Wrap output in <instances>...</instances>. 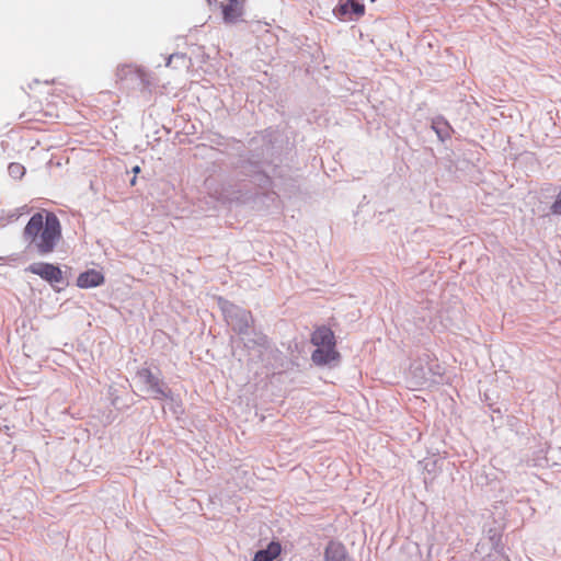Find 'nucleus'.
Returning a JSON list of instances; mask_svg holds the SVG:
<instances>
[{
	"mask_svg": "<svg viewBox=\"0 0 561 561\" xmlns=\"http://www.w3.org/2000/svg\"><path fill=\"white\" fill-rule=\"evenodd\" d=\"M173 59H181L184 64L186 62V56L184 54L171 55L168 59L167 66L170 67Z\"/></svg>",
	"mask_w": 561,
	"mask_h": 561,
	"instance_id": "obj_11",
	"label": "nucleus"
},
{
	"mask_svg": "<svg viewBox=\"0 0 561 561\" xmlns=\"http://www.w3.org/2000/svg\"><path fill=\"white\" fill-rule=\"evenodd\" d=\"M104 283V275L96 270H89L81 273L77 278V286L80 288H91Z\"/></svg>",
	"mask_w": 561,
	"mask_h": 561,
	"instance_id": "obj_6",
	"label": "nucleus"
},
{
	"mask_svg": "<svg viewBox=\"0 0 561 561\" xmlns=\"http://www.w3.org/2000/svg\"><path fill=\"white\" fill-rule=\"evenodd\" d=\"M27 271L50 284H58L62 282L61 270L50 263H33L27 267Z\"/></svg>",
	"mask_w": 561,
	"mask_h": 561,
	"instance_id": "obj_4",
	"label": "nucleus"
},
{
	"mask_svg": "<svg viewBox=\"0 0 561 561\" xmlns=\"http://www.w3.org/2000/svg\"><path fill=\"white\" fill-rule=\"evenodd\" d=\"M282 552V547L279 542L272 541L268 543L266 549L259 550L253 558V561H273L275 560Z\"/></svg>",
	"mask_w": 561,
	"mask_h": 561,
	"instance_id": "obj_7",
	"label": "nucleus"
},
{
	"mask_svg": "<svg viewBox=\"0 0 561 561\" xmlns=\"http://www.w3.org/2000/svg\"><path fill=\"white\" fill-rule=\"evenodd\" d=\"M325 561H347L345 547L339 542H330L325 549Z\"/></svg>",
	"mask_w": 561,
	"mask_h": 561,
	"instance_id": "obj_9",
	"label": "nucleus"
},
{
	"mask_svg": "<svg viewBox=\"0 0 561 561\" xmlns=\"http://www.w3.org/2000/svg\"><path fill=\"white\" fill-rule=\"evenodd\" d=\"M351 12L357 18L362 16L365 13V5L356 0H340L339 14L344 16Z\"/></svg>",
	"mask_w": 561,
	"mask_h": 561,
	"instance_id": "obj_8",
	"label": "nucleus"
},
{
	"mask_svg": "<svg viewBox=\"0 0 561 561\" xmlns=\"http://www.w3.org/2000/svg\"><path fill=\"white\" fill-rule=\"evenodd\" d=\"M22 169H23V168H22L20 164H18V163H15V164H10V167H9V170H10V172H11V173H18V172H21V170H22Z\"/></svg>",
	"mask_w": 561,
	"mask_h": 561,
	"instance_id": "obj_12",
	"label": "nucleus"
},
{
	"mask_svg": "<svg viewBox=\"0 0 561 561\" xmlns=\"http://www.w3.org/2000/svg\"><path fill=\"white\" fill-rule=\"evenodd\" d=\"M133 172L134 173H139L140 172V168L138 165H136L134 169H133Z\"/></svg>",
	"mask_w": 561,
	"mask_h": 561,
	"instance_id": "obj_13",
	"label": "nucleus"
},
{
	"mask_svg": "<svg viewBox=\"0 0 561 561\" xmlns=\"http://www.w3.org/2000/svg\"><path fill=\"white\" fill-rule=\"evenodd\" d=\"M136 183V178L131 180V184L134 185Z\"/></svg>",
	"mask_w": 561,
	"mask_h": 561,
	"instance_id": "obj_15",
	"label": "nucleus"
},
{
	"mask_svg": "<svg viewBox=\"0 0 561 561\" xmlns=\"http://www.w3.org/2000/svg\"><path fill=\"white\" fill-rule=\"evenodd\" d=\"M311 342L317 346L311 355L314 364L325 365L339 358L334 333L331 329L327 327L318 328L311 335Z\"/></svg>",
	"mask_w": 561,
	"mask_h": 561,
	"instance_id": "obj_2",
	"label": "nucleus"
},
{
	"mask_svg": "<svg viewBox=\"0 0 561 561\" xmlns=\"http://www.w3.org/2000/svg\"><path fill=\"white\" fill-rule=\"evenodd\" d=\"M551 211L556 215H561V191L558 193L557 198L551 206Z\"/></svg>",
	"mask_w": 561,
	"mask_h": 561,
	"instance_id": "obj_10",
	"label": "nucleus"
},
{
	"mask_svg": "<svg viewBox=\"0 0 561 561\" xmlns=\"http://www.w3.org/2000/svg\"><path fill=\"white\" fill-rule=\"evenodd\" d=\"M138 377L149 387L156 397H167L162 382L149 368H141L137 371Z\"/></svg>",
	"mask_w": 561,
	"mask_h": 561,
	"instance_id": "obj_5",
	"label": "nucleus"
},
{
	"mask_svg": "<svg viewBox=\"0 0 561 561\" xmlns=\"http://www.w3.org/2000/svg\"><path fill=\"white\" fill-rule=\"evenodd\" d=\"M209 7L219 11L226 23H236L244 14V0H207Z\"/></svg>",
	"mask_w": 561,
	"mask_h": 561,
	"instance_id": "obj_3",
	"label": "nucleus"
},
{
	"mask_svg": "<svg viewBox=\"0 0 561 561\" xmlns=\"http://www.w3.org/2000/svg\"><path fill=\"white\" fill-rule=\"evenodd\" d=\"M434 129L436 130V134H438L440 136V130L437 129L435 126H434Z\"/></svg>",
	"mask_w": 561,
	"mask_h": 561,
	"instance_id": "obj_14",
	"label": "nucleus"
},
{
	"mask_svg": "<svg viewBox=\"0 0 561 561\" xmlns=\"http://www.w3.org/2000/svg\"><path fill=\"white\" fill-rule=\"evenodd\" d=\"M23 237L38 254H49L62 238L60 220L55 213L42 208L25 225Z\"/></svg>",
	"mask_w": 561,
	"mask_h": 561,
	"instance_id": "obj_1",
	"label": "nucleus"
}]
</instances>
